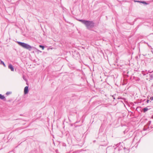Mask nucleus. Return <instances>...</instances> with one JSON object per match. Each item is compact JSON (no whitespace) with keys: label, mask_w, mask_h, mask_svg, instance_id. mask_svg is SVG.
I'll use <instances>...</instances> for the list:
<instances>
[{"label":"nucleus","mask_w":153,"mask_h":153,"mask_svg":"<svg viewBox=\"0 0 153 153\" xmlns=\"http://www.w3.org/2000/svg\"><path fill=\"white\" fill-rule=\"evenodd\" d=\"M1 64H2L4 67H6V65L4 64V63L2 61H1Z\"/></svg>","instance_id":"obj_8"},{"label":"nucleus","mask_w":153,"mask_h":153,"mask_svg":"<svg viewBox=\"0 0 153 153\" xmlns=\"http://www.w3.org/2000/svg\"><path fill=\"white\" fill-rule=\"evenodd\" d=\"M11 94V92H7L6 93V94L7 95L9 94Z\"/></svg>","instance_id":"obj_9"},{"label":"nucleus","mask_w":153,"mask_h":153,"mask_svg":"<svg viewBox=\"0 0 153 153\" xmlns=\"http://www.w3.org/2000/svg\"><path fill=\"white\" fill-rule=\"evenodd\" d=\"M148 109L146 107L143 109V110L144 112H146L148 110Z\"/></svg>","instance_id":"obj_6"},{"label":"nucleus","mask_w":153,"mask_h":153,"mask_svg":"<svg viewBox=\"0 0 153 153\" xmlns=\"http://www.w3.org/2000/svg\"><path fill=\"white\" fill-rule=\"evenodd\" d=\"M5 98V97L4 96L1 95V94H0V99L3 100Z\"/></svg>","instance_id":"obj_5"},{"label":"nucleus","mask_w":153,"mask_h":153,"mask_svg":"<svg viewBox=\"0 0 153 153\" xmlns=\"http://www.w3.org/2000/svg\"><path fill=\"white\" fill-rule=\"evenodd\" d=\"M39 47L40 48H42L43 50L44 49V46L41 45H40L39 46Z\"/></svg>","instance_id":"obj_7"},{"label":"nucleus","mask_w":153,"mask_h":153,"mask_svg":"<svg viewBox=\"0 0 153 153\" xmlns=\"http://www.w3.org/2000/svg\"><path fill=\"white\" fill-rule=\"evenodd\" d=\"M142 3H144V2H141Z\"/></svg>","instance_id":"obj_10"},{"label":"nucleus","mask_w":153,"mask_h":153,"mask_svg":"<svg viewBox=\"0 0 153 153\" xmlns=\"http://www.w3.org/2000/svg\"><path fill=\"white\" fill-rule=\"evenodd\" d=\"M18 43L23 48H26L30 51L32 48V47L27 44L20 42H18Z\"/></svg>","instance_id":"obj_2"},{"label":"nucleus","mask_w":153,"mask_h":153,"mask_svg":"<svg viewBox=\"0 0 153 153\" xmlns=\"http://www.w3.org/2000/svg\"><path fill=\"white\" fill-rule=\"evenodd\" d=\"M79 21L85 24L88 28L93 27L94 26V23L92 21L82 20H79Z\"/></svg>","instance_id":"obj_1"},{"label":"nucleus","mask_w":153,"mask_h":153,"mask_svg":"<svg viewBox=\"0 0 153 153\" xmlns=\"http://www.w3.org/2000/svg\"><path fill=\"white\" fill-rule=\"evenodd\" d=\"M8 68L10 69L12 71H14V69L13 66L11 64H10L8 66Z\"/></svg>","instance_id":"obj_4"},{"label":"nucleus","mask_w":153,"mask_h":153,"mask_svg":"<svg viewBox=\"0 0 153 153\" xmlns=\"http://www.w3.org/2000/svg\"><path fill=\"white\" fill-rule=\"evenodd\" d=\"M28 87L26 86L24 89V93L25 94H26L28 93Z\"/></svg>","instance_id":"obj_3"}]
</instances>
